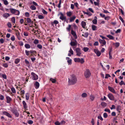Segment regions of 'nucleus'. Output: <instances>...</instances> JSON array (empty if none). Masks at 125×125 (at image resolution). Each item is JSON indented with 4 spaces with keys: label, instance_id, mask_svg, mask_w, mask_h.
<instances>
[{
    "label": "nucleus",
    "instance_id": "09e8293b",
    "mask_svg": "<svg viewBox=\"0 0 125 125\" xmlns=\"http://www.w3.org/2000/svg\"><path fill=\"white\" fill-rule=\"evenodd\" d=\"M42 12L43 14H47V12L45 11L44 9H43L42 10Z\"/></svg>",
    "mask_w": 125,
    "mask_h": 125
},
{
    "label": "nucleus",
    "instance_id": "680f3d73",
    "mask_svg": "<svg viewBox=\"0 0 125 125\" xmlns=\"http://www.w3.org/2000/svg\"><path fill=\"white\" fill-rule=\"evenodd\" d=\"M111 77L110 75L109 74H106L105 78V79H107L108 77Z\"/></svg>",
    "mask_w": 125,
    "mask_h": 125
},
{
    "label": "nucleus",
    "instance_id": "4468645a",
    "mask_svg": "<svg viewBox=\"0 0 125 125\" xmlns=\"http://www.w3.org/2000/svg\"><path fill=\"white\" fill-rule=\"evenodd\" d=\"M16 34L17 36L18 39L20 40L21 39V37L20 35V33L17 30L16 32Z\"/></svg>",
    "mask_w": 125,
    "mask_h": 125
},
{
    "label": "nucleus",
    "instance_id": "79ce46f5",
    "mask_svg": "<svg viewBox=\"0 0 125 125\" xmlns=\"http://www.w3.org/2000/svg\"><path fill=\"white\" fill-rule=\"evenodd\" d=\"M114 44L115 47H118L120 45V44L119 42H116Z\"/></svg>",
    "mask_w": 125,
    "mask_h": 125
},
{
    "label": "nucleus",
    "instance_id": "0e129e2a",
    "mask_svg": "<svg viewBox=\"0 0 125 125\" xmlns=\"http://www.w3.org/2000/svg\"><path fill=\"white\" fill-rule=\"evenodd\" d=\"M71 25H69L68 26V28H67L66 29L67 30H68L69 31H70V29L71 28Z\"/></svg>",
    "mask_w": 125,
    "mask_h": 125
},
{
    "label": "nucleus",
    "instance_id": "cd10ccee",
    "mask_svg": "<svg viewBox=\"0 0 125 125\" xmlns=\"http://www.w3.org/2000/svg\"><path fill=\"white\" fill-rule=\"evenodd\" d=\"M92 28L93 31H95L97 30V27L95 25H92Z\"/></svg>",
    "mask_w": 125,
    "mask_h": 125
},
{
    "label": "nucleus",
    "instance_id": "bb28decb",
    "mask_svg": "<svg viewBox=\"0 0 125 125\" xmlns=\"http://www.w3.org/2000/svg\"><path fill=\"white\" fill-rule=\"evenodd\" d=\"M89 34L88 32H86L84 33V34H82V35L85 38H87L88 35Z\"/></svg>",
    "mask_w": 125,
    "mask_h": 125
},
{
    "label": "nucleus",
    "instance_id": "20e7f679",
    "mask_svg": "<svg viewBox=\"0 0 125 125\" xmlns=\"http://www.w3.org/2000/svg\"><path fill=\"white\" fill-rule=\"evenodd\" d=\"M75 50L76 53V55L79 56H80L82 53L80 49L79 48H76Z\"/></svg>",
    "mask_w": 125,
    "mask_h": 125
},
{
    "label": "nucleus",
    "instance_id": "6e6d98bb",
    "mask_svg": "<svg viewBox=\"0 0 125 125\" xmlns=\"http://www.w3.org/2000/svg\"><path fill=\"white\" fill-rule=\"evenodd\" d=\"M119 84L121 85L123 84H124V85H125V83L122 80L121 81V82L119 83Z\"/></svg>",
    "mask_w": 125,
    "mask_h": 125
},
{
    "label": "nucleus",
    "instance_id": "412c9836",
    "mask_svg": "<svg viewBox=\"0 0 125 125\" xmlns=\"http://www.w3.org/2000/svg\"><path fill=\"white\" fill-rule=\"evenodd\" d=\"M101 106L103 107L104 108L107 105V104L104 102H102L101 103Z\"/></svg>",
    "mask_w": 125,
    "mask_h": 125
},
{
    "label": "nucleus",
    "instance_id": "7c9ffc66",
    "mask_svg": "<svg viewBox=\"0 0 125 125\" xmlns=\"http://www.w3.org/2000/svg\"><path fill=\"white\" fill-rule=\"evenodd\" d=\"M83 11L84 14H86L87 15L89 16H91L92 15V14L90 12H87L84 11Z\"/></svg>",
    "mask_w": 125,
    "mask_h": 125
},
{
    "label": "nucleus",
    "instance_id": "a19ab883",
    "mask_svg": "<svg viewBox=\"0 0 125 125\" xmlns=\"http://www.w3.org/2000/svg\"><path fill=\"white\" fill-rule=\"evenodd\" d=\"M37 47L39 49H41L42 48V46L41 44H37Z\"/></svg>",
    "mask_w": 125,
    "mask_h": 125
},
{
    "label": "nucleus",
    "instance_id": "9b49d317",
    "mask_svg": "<svg viewBox=\"0 0 125 125\" xmlns=\"http://www.w3.org/2000/svg\"><path fill=\"white\" fill-rule=\"evenodd\" d=\"M94 51L95 53L98 56H100L101 54V53L99 50L97 49H94Z\"/></svg>",
    "mask_w": 125,
    "mask_h": 125
},
{
    "label": "nucleus",
    "instance_id": "3c124183",
    "mask_svg": "<svg viewBox=\"0 0 125 125\" xmlns=\"http://www.w3.org/2000/svg\"><path fill=\"white\" fill-rule=\"evenodd\" d=\"M38 18L39 19H42L44 18V17L41 15H39L38 16Z\"/></svg>",
    "mask_w": 125,
    "mask_h": 125
},
{
    "label": "nucleus",
    "instance_id": "603ef678",
    "mask_svg": "<svg viewBox=\"0 0 125 125\" xmlns=\"http://www.w3.org/2000/svg\"><path fill=\"white\" fill-rule=\"evenodd\" d=\"M89 50V48L87 47H84L83 50L84 52H86L87 51Z\"/></svg>",
    "mask_w": 125,
    "mask_h": 125
},
{
    "label": "nucleus",
    "instance_id": "f3484780",
    "mask_svg": "<svg viewBox=\"0 0 125 125\" xmlns=\"http://www.w3.org/2000/svg\"><path fill=\"white\" fill-rule=\"evenodd\" d=\"M70 45L72 46H75L77 45V42L75 40V42L71 41L70 43Z\"/></svg>",
    "mask_w": 125,
    "mask_h": 125
},
{
    "label": "nucleus",
    "instance_id": "a211bd4d",
    "mask_svg": "<svg viewBox=\"0 0 125 125\" xmlns=\"http://www.w3.org/2000/svg\"><path fill=\"white\" fill-rule=\"evenodd\" d=\"M10 11L13 14H15V11H17V10L11 8H10Z\"/></svg>",
    "mask_w": 125,
    "mask_h": 125
},
{
    "label": "nucleus",
    "instance_id": "338daca9",
    "mask_svg": "<svg viewBox=\"0 0 125 125\" xmlns=\"http://www.w3.org/2000/svg\"><path fill=\"white\" fill-rule=\"evenodd\" d=\"M91 123L92 124V125H94V120L93 118H92L91 121Z\"/></svg>",
    "mask_w": 125,
    "mask_h": 125
},
{
    "label": "nucleus",
    "instance_id": "72a5a7b5",
    "mask_svg": "<svg viewBox=\"0 0 125 125\" xmlns=\"http://www.w3.org/2000/svg\"><path fill=\"white\" fill-rule=\"evenodd\" d=\"M25 47L27 49H29L31 47L30 45L27 44H25Z\"/></svg>",
    "mask_w": 125,
    "mask_h": 125
},
{
    "label": "nucleus",
    "instance_id": "e433bc0d",
    "mask_svg": "<svg viewBox=\"0 0 125 125\" xmlns=\"http://www.w3.org/2000/svg\"><path fill=\"white\" fill-rule=\"evenodd\" d=\"M39 40L37 39H35L33 42V43L35 44H37L39 43Z\"/></svg>",
    "mask_w": 125,
    "mask_h": 125
},
{
    "label": "nucleus",
    "instance_id": "c85d7f7f",
    "mask_svg": "<svg viewBox=\"0 0 125 125\" xmlns=\"http://www.w3.org/2000/svg\"><path fill=\"white\" fill-rule=\"evenodd\" d=\"M106 36L109 38L110 39L114 40V37L113 36L110 35H107Z\"/></svg>",
    "mask_w": 125,
    "mask_h": 125
},
{
    "label": "nucleus",
    "instance_id": "f257e3e1",
    "mask_svg": "<svg viewBox=\"0 0 125 125\" xmlns=\"http://www.w3.org/2000/svg\"><path fill=\"white\" fill-rule=\"evenodd\" d=\"M68 83L70 85H73L76 83L77 81V78L76 75L74 74L70 75L68 78Z\"/></svg>",
    "mask_w": 125,
    "mask_h": 125
},
{
    "label": "nucleus",
    "instance_id": "5fc2aeb1",
    "mask_svg": "<svg viewBox=\"0 0 125 125\" xmlns=\"http://www.w3.org/2000/svg\"><path fill=\"white\" fill-rule=\"evenodd\" d=\"M17 11H15L14 14L15 15H18L20 14V12L19 10H17Z\"/></svg>",
    "mask_w": 125,
    "mask_h": 125
},
{
    "label": "nucleus",
    "instance_id": "ddd939ff",
    "mask_svg": "<svg viewBox=\"0 0 125 125\" xmlns=\"http://www.w3.org/2000/svg\"><path fill=\"white\" fill-rule=\"evenodd\" d=\"M108 88V89L110 91L116 94L115 91L113 87L109 86Z\"/></svg>",
    "mask_w": 125,
    "mask_h": 125
},
{
    "label": "nucleus",
    "instance_id": "9d476101",
    "mask_svg": "<svg viewBox=\"0 0 125 125\" xmlns=\"http://www.w3.org/2000/svg\"><path fill=\"white\" fill-rule=\"evenodd\" d=\"M109 98L111 100H114V97L113 95L111 94H109L107 95Z\"/></svg>",
    "mask_w": 125,
    "mask_h": 125
},
{
    "label": "nucleus",
    "instance_id": "c03bdc74",
    "mask_svg": "<svg viewBox=\"0 0 125 125\" xmlns=\"http://www.w3.org/2000/svg\"><path fill=\"white\" fill-rule=\"evenodd\" d=\"M11 90L12 92L13 93H16V91L15 88L13 87L11 88Z\"/></svg>",
    "mask_w": 125,
    "mask_h": 125
},
{
    "label": "nucleus",
    "instance_id": "49530a36",
    "mask_svg": "<svg viewBox=\"0 0 125 125\" xmlns=\"http://www.w3.org/2000/svg\"><path fill=\"white\" fill-rule=\"evenodd\" d=\"M69 52L72 55H73V51L71 48H70V50L69 51Z\"/></svg>",
    "mask_w": 125,
    "mask_h": 125
},
{
    "label": "nucleus",
    "instance_id": "4c0bfd02",
    "mask_svg": "<svg viewBox=\"0 0 125 125\" xmlns=\"http://www.w3.org/2000/svg\"><path fill=\"white\" fill-rule=\"evenodd\" d=\"M3 1L5 5H7L8 4V2L6 0H2Z\"/></svg>",
    "mask_w": 125,
    "mask_h": 125
},
{
    "label": "nucleus",
    "instance_id": "393cba45",
    "mask_svg": "<svg viewBox=\"0 0 125 125\" xmlns=\"http://www.w3.org/2000/svg\"><path fill=\"white\" fill-rule=\"evenodd\" d=\"M87 95L86 93H83L82 94L81 96L83 98H86L87 97Z\"/></svg>",
    "mask_w": 125,
    "mask_h": 125
},
{
    "label": "nucleus",
    "instance_id": "774afa93",
    "mask_svg": "<svg viewBox=\"0 0 125 125\" xmlns=\"http://www.w3.org/2000/svg\"><path fill=\"white\" fill-rule=\"evenodd\" d=\"M55 124L56 125H60V123L58 121H57L55 123Z\"/></svg>",
    "mask_w": 125,
    "mask_h": 125
},
{
    "label": "nucleus",
    "instance_id": "4d7b16f0",
    "mask_svg": "<svg viewBox=\"0 0 125 125\" xmlns=\"http://www.w3.org/2000/svg\"><path fill=\"white\" fill-rule=\"evenodd\" d=\"M119 19L121 20V21H122V23H124V21L122 19V18L121 17V16H120L119 17Z\"/></svg>",
    "mask_w": 125,
    "mask_h": 125
},
{
    "label": "nucleus",
    "instance_id": "473e14b6",
    "mask_svg": "<svg viewBox=\"0 0 125 125\" xmlns=\"http://www.w3.org/2000/svg\"><path fill=\"white\" fill-rule=\"evenodd\" d=\"M30 97L29 94L28 93H27L26 95V99L27 100H29Z\"/></svg>",
    "mask_w": 125,
    "mask_h": 125
},
{
    "label": "nucleus",
    "instance_id": "0eeeda50",
    "mask_svg": "<svg viewBox=\"0 0 125 125\" xmlns=\"http://www.w3.org/2000/svg\"><path fill=\"white\" fill-rule=\"evenodd\" d=\"M61 16L60 19L62 21H66V17L64 16L63 14L62 13H60Z\"/></svg>",
    "mask_w": 125,
    "mask_h": 125
},
{
    "label": "nucleus",
    "instance_id": "ea45409f",
    "mask_svg": "<svg viewBox=\"0 0 125 125\" xmlns=\"http://www.w3.org/2000/svg\"><path fill=\"white\" fill-rule=\"evenodd\" d=\"M20 59H16L15 61V63L16 64L20 62Z\"/></svg>",
    "mask_w": 125,
    "mask_h": 125
},
{
    "label": "nucleus",
    "instance_id": "8fccbe9b",
    "mask_svg": "<svg viewBox=\"0 0 125 125\" xmlns=\"http://www.w3.org/2000/svg\"><path fill=\"white\" fill-rule=\"evenodd\" d=\"M97 118L98 119H100L101 121H103V119L101 115H99V116H98Z\"/></svg>",
    "mask_w": 125,
    "mask_h": 125
},
{
    "label": "nucleus",
    "instance_id": "1a4fd4ad",
    "mask_svg": "<svg viewBox=\"0 0 125 125\" xmlns=\"http://www.w3.org/2000/svg\"><path fill=\"white\" fill-rule=\"evenodd\" d=\"M71 33L73 35L75 39H77V36L75 31H74L73 30H72L71 31Z\"/></svg>",
    "mask_w": 125,
    "mask_h": 125
},
{
    "label": "nucleus",
    "instance_id": "864d4df0",
    "mask_svg": "<svg viewBox=\"0 0 125 125\" xmlns=\"http://www.w3.org/2000/svg\"><path fill=\"white\" fill-rule=\"evenodd\" d=\"M26 21L28 23H30L31 22V19L29 18H27Z\"/></svg>",
    "mask_w": 125,
    "mask_h": 125
},
{
    "label": "nucleus",
    "instance_id": "5701e85b",
    "mask_svg": "<svg viewBox=\"0 0 125 125\" xmlns=\"http://www.w3.org/2000/svg\"><path fill=\"white\" fill-rule=\"evenodd\" d=\"M59 23L58 21L56 20H55L53 22H52L51 23L52 25V26H54V24L55 25L56 24H57Z\"/></svg>",
    "mask_w": 125,
    "mask_h": 125
},
{
    "label": "nucleus",
    "instance_id": "7ed1b4c3",
    "mask_svg": "<svg viewBox=\"0 0 125 125\" xmlns=\"http://www.w3.org/2000/svg\"><path fill=\"white\" fill-rule=\"evenodd\" d=\"M11 111L15 114V115L16 117H18L19 114L17 110L14 109H11Z\"/></svg>",
    "mask_w": 125,
    "mask_h": 125
},
{
    "label": "nucleus",
    "instance_id": "de8ad7c7",
    "mask_svg": "<svg viewBox=\"0 0 125 125\" xmlns=\"http://www.w3.org/2000/svg\"><path fill=\"white\" fill-rule=\"evenodd\" d=\"M29 124L31 125L33 123V121L31 120H29L27 122Z\"/></svg>",
    "mask_w": 125,
    "mask_h": 125
},
{
    "label": "nucleus",
    "instance_id": "052dcab7",
    "mask_svg": "<svg viewBox=\"0 0 125 125\" xmlns=\"http://www.w3.org/2000/svg\"><path fill=\"white\" fill-rule=\"evenodd\" d=\"M103 116L104 118H106L107 117L108 115L106 113H105L103 114Z\"/></svg>",
    "mask_w": 125,
    "mask_h": 125
},
{
    "label": "nucleus",
    "instance_id": "aec40b11",
    "mask_svg": "<svg viewBox=\"0 0 125 125\" xmlns=\"http://www.w3.org/2000/svg\"><path fill=\"white\" fill-rule=\"evenodd\" d=\"M34 85L35 86V88L36 89H38L39 88V83L38 82H36L35 84H34Z\"/></svg>",
    "mask_w": 125,
    "mask_h": 125
},
{
    "label": "nucleus",
    "instance_id": "37998d69",
    "mask_svg": "<svg viewBox=\"0 0 125 125\" xmlns=\"http://www.w3.org/2000/svg\"><path fill=\"white\" fill-rule=\"evenodd\" d=\"M67 14L68 16L70 17L71 16L72 14L71 12L70 11L67 12Z\"/></svg>",
    "mask_w": 125,
    "mask_h": 125
},
{
    "label": "nucleus",
    "instance_id": "f03ea898",
    "mask_svg": "<svg viewBox=\"0 0 125 125\" xmlns=\"http://www.w3.org/2000/svg\"><path fill=\"white\" fill-rule=\"evenodd\" d=\"M91 75V73L90 70L88 69L85 70L84 73V75L86 78H88Z\"/></svg>",
    "mask_w": 125,
    "mask_h": 125
},
{
    "label": "nucleus",
    "instance_id": "58836bf2",
    "mask_svg": "<svg viewBox=\"0 0 125 125\" xmlns=\"http://www.w3.org/2000/svg\"><path fill=\"white\" fill-rule=\"evenodd\" d=\"M97 19H94L92 21L93 23L95 24H97Z\"/></svg>",
    "mask_w": 125,
    "mask_h": 125
},
{
    "label": "nucleus",
    "instance_id": "bf43d9fd",
    "mask_svg": "<svg viewBox=\"0 0 125 125\" xmlns=\"http://www.w3.org/2000/svg\"><path fill=\"white\" fill-rule=\"evenodd\" d=\"M104 111L105 112H108L109 113H110V110L106 108L105 109Z\"/></svg>",
    "mask_w": 125,
    "mask_h": 125
},
{
    "label": "nucleus",
    "instance_id": "c756f323",
    "mask_svg": "<svg viewBox=\"0 0 125 125\" xmlns=\"http://www.w3.org/2000/svg\"><path fill=\"white\" fill-rule=\"evenodd\" d=\"M50 80L51 81L52 83H55L56 81V80L55 79H53L52 78H51L50 79Z\"/></svg>",
    "mask_w": 125,
    "mask_h": 125
},
{
    "label": "nucleus",
    "instance_id": "e2e57ef3",
    "mask_svg": "<svg viewBox=\"0 0 125 125\" xmlns=\"http://www.w3.org/2000/svg\"><path fill=\"white\" fill-rule=\"evenodd\" d=\"M49 97L51 101L52 100V95L50 94H49Z\"/></svg>",
    "mask_w": 125,
    "mask_h": 125
},
{
    "label": "nucleus",
    "instance_id": "6e6552de",
    "mask_svg": "<svg viewBox=\"0 0 125 125\" xmlns=\"http://www.w3.org/2000/svg\"><path fill=\"white\" fill-rule=\"evenodd\" d=\"M99 42L101 44L102 46H103L106 44V42L104 40L100 39L99 40Z\"/></svg>",
    "mask_w": 125,
    "mask_h": 125
},
{
    "label": "nucleus",
    "instance_id": "a878e982",
    "mask_svg": "<svg viewBox=\"0 0 125 125\" xmlns=\"http://www.w3.org/2000/svg\"><path fill=\"white\" fill-rule=\"evenodd\" d=\"M95 98V97L92 94H91L90 96V99L92 101H93L94 100Z\"/></svg>",
    "mask_w": 125,
    "mask_h": 125
},
{
    "label": "nucleus",
    "instance_id": "39448f33",
    "mask_svg": "<svg viewBox=\"0 0 125 125\" xmlns=\"http://www.w3.org/2000/svg\"><path fill=\"white\" fill-rule=\"evenodd\" d=\"M31 75L32 76V79L33 80H36L38 79V76L33 72H32Z\"/></svg>",
    "mask_w": 125,
    "mask_h": 125
},
{
    "label": "nucleus",
    "instance_id": "a18cd8bd",
    "mask_svg": "<svg viewBox=\"0 0 125 125\" xmlns=\"http://www.w3.org/2000/svg\"><path fill=\"white\" fill-rule=\"evenodd\" d=\"M84 62V61L83 59L81 58V59H80V60L79 62H80L81 64H83Z\"/></svg>",
    "mask_w": 125,
    "mask_h": 125
},
{
    "label": "nucleus",
    "instance_id": "f8f14e48",
    "mask_svg": "<svg viewBox=\"0 0 125 125\" xmlns=\"http://www.w3.org/2000/svg\"><path fill=\"white\" fill-rule=\"evenodd\" d=\"M3 113L4 115H6V116H7L8 117L10 118H11L12 116L10 115V114L8 112L6 111H4L3 112Z\"/></svg>",
    "mask_w": 125,
    "mask_h": 125
},
{
    "label": "nucleus",
    "instance_id": "6ab92c4d",
    "mask_svg": "<svg viewBox=\"0 0 125 125\" xmlns=\"http://www.w3.org/2000/svg\"><path fill=\"white\" fill-rule=\"evenodd\" d=\"M10 15L9 13H4L3 15V16L6 19L10 16Z\"/></svg>",
    "mask_w": 125,
    "mask_h": 125
},
{
    "label": "nucleus",
    "instance_id": "69168bd1",
    "mask_svg": "<svg viewBox=\"0 0 125 125\" xmlns=\"http://www.w3.org/2000/svg\"><path fill=\"white\" fill-rule=\"evenodd\" d=\"M3 66L7 68L8 67V65L7 63H4L3 64Z\"/></svg>",
    "mask_w": 125,
    "mask_h": 125
},
{
    "label": "nucleus",
    "instance_id": "c9c22d12",
    "mask_svg": "<svg viewBox=\"0 0 125 125\" xmlns=\"http://www.w3.org/2000/svg\"><path fill=\"white\" fill-rule=\"evenodd\" d=\"M30 8L32 10H34L36 9V7L33 5L31 6L30 7Z\"/></svg>",
    "mask_w": 125,
    "mask_h": 125
},
{
    "label": "nucleus",
    "instance_id": "dca6fc26",
    "mask_svg": "<svg viewBox=\"0 0 125 125\" xmlns=\"http://www.w3.org/2000/svg\"><path fill=\"white\" fill-rule=\"evenodd\" d=\"M66 58V59L67 60V62L68 63V64L71 65L72 64V60L68 57H67Z\"/></svg>",
    "mask_w": 125,
    "mask_h": 125
},
{
    "label": "nucleus",
    "instance_id": "4be33fe9",
    "mask_svg": "<svg viewBox=\"0 0 125 125\" xmlns=\"http://www.w3.org/2000/svg\"><path fill=\"white\" fill-rule=\"evenodd\" d=\"M22 103L24 108L25 109L27 108V106L26 104V103L25 101H22Z\"/></svg>",
    "mask_w": 125,
    "mask_h": 125
},
{
    "label": "nucleus",
    "instance_id": "b1692460",
    "mask_svg": "<svg viewBox=\"0 0 125 125\" xmlns=\"http://www.w3.org/2000/svg\"><path fill=\"white\" fill-rule=\"evenodd\" d=\"M81 24L82 27L83 28H84L85 27L86 25V23L85 22L83 21H82L81 22Z\"/></svg>",
    "mask_w": 125,
    "mask_h": 125
},
{
    "label": "nucleus",
    "instance_id": "13d9d810",
    "mask_svg": "<svg viewBox=\"0 0 125 125\" xmlns=\"http://www.w3.org/2000/svg\"><path fill=\"white\" fill-rule=\"evenodd\" d=\"M15 19L14 17H12L11 19V21L14 23H15Z\"/></svg>",
    "mask_w": 125,
    "mask_h": 125
},
{
    "label": "nucleus",
    "instance_id": "423d86ee",
    "mask_svg": "<svg viewBox=\"0 0 125 125\" xmlns=\"http://www.w3.org/2000/svg\"><path fill=\"white\" fill-rule=\"evenodd\" d=\"M36 52V51H33L32 50H30V51H28L27 50L25 51V52L26 55L28 56L29 55V53H30L31 54H34V53Z\"/></svg>",
    "mask_w": 125,
    "mask_h": 125
},
{
    "label": "nucleus",
    "instance_id": "2eb2a0df",
    "mask_svg": "<svg viewBox=\"0 0 125 125\" xmlns=\"http://www.w3.org/2000/svg\"><path fill=\"white\" fill-rule=\"evenodd\" d=\"M7 99V103H9L10 101L12 100L11 98L9 96L6 97Z\"/></svg>",
    "mask_w": 125,
    "mask_h": 125
},
{
    "label": "nucleus",
    "instance_id": "f704fd0d",
    "mask_svg": "<svg viewBox=\"0 0 125 125\" xmlns=\"http://www.w3.org/2000/svg\"><path fill=\"white\" fill-rule=\"evenodd\" d=\"M76 17L74 16L72 17H71L70 20V22H72L73 21L74 19H75Z\"/></svg>",
    "mask_w": 125,
    "mask_h": 125
},
{
    "label": "nucleus",
    "instance_id": "2f4dec72",
    "mask_svg": "<svg viewBox=\"0 0 125 125\" xmlns=\"http://www.w3.org/2000/svg\"><path fill=\"white\" fill-rule=\"evenodd\" d=\"M80 60V58H75L74 59V61L75 62H79Z\"/></svg>",
    "mask_w": 125,
    "mask_h": 125
}]
</instances>
